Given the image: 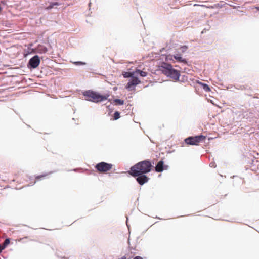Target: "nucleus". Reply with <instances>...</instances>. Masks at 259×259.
<instances>
[{
	"label": "nucleus",
	"mask_w": 259,
	"mask_h": 259,
	"mask_svg": "<svg viewBox=\"0 0 259 259\" xmlns=\"http://www.w3.org/2000/svg\"><path fill=\"white\" fill-rule=\"evenodd\" d=\"M152 167V165L150 161H142L132 166L129 174L134 177H137V182L143 185L149 181V178L145 174L149 172Z\"/></svg>",
	"instance_id": "f257e3e1"
},
{
	"label": "nucleus",
	"mask_w": 259,
	"mask_h": 259,
	"mask_svg": "<svg viewBox=\"0 0 259 259\" xmlns=\"http://www.w3.org/2000/svg\"><path fill=\"white\" fill-rule=\"evenodd\" d=\"M83 95L85 100L94 102H99L107 99L108 96L102 95L100 94L91 90L84 92Z\"/></svg>",
	"instance_id": "f03ea898"
},
{
	"label": "nucleus",
	"mask_w": 259,
	"mask_h": 259,
	"mask_svg": "<svg viewBox=\"0 0 259 259\" xmlns=\"http://www.w3.org/2000/svg\"><path fill=\"white\" fill-rule=\"evenodd\" d=\"M161 71L163 74L174 80H177L179 78L180 75L179 71L174 69L170 64L164 63L161 66Z\"/></svg>",
	"instance_id": "7ed1b4c3"
},
{
	"label": "nucleus",
	"mask_w": 259,
	"mask_h": 259,
	"mask_svg": "<svg viewBox=\"0 0 259 259\" xmlns=\"http://www.w3.org/2000/svg\"><path fill=\"white\" fill-rule=\"evenodd\" d=\"M206 139V137L203 135L197 136H191L185 139V143L187 145H198L200 142H203Z\"/></svg>",
	"instance_id": "20e7f679"
},
{
	"label": "nucleus",
	"mask_w": 259,
	"mask_h": 259,
	"mask_svg": "<svg viewBox=\"0 0 259 259\" xmlns=\"http://www.w3.org/2000/svg\"><path fill=\"white\" fill-rule=\"evenodd\" d=\"M113 167V165L105 162H101L95 166L97 171L100 173H106L110 171Z\"/></svg>",
	"instance_id": "39448f33"
},
{
	"label": "nucleus",
	"mask_w": 259,
	"mask_h": 259,
	"mask_svg": "<svg viewBox=\"0 0 259 259\" xmlns=\"http://www.w3.org/2000/svg\"><path fill=\"white\" fill-rule=\"evenodd\" d=\"M141 82L137 77H132L129 80L125 88L129 91L135 90V87Z\"/></svg>",
	"instance_id": "423d86ee"
},
{
	"label": "nucleus",
	"mask_w": 259,
	"mask_h": 259,
	"mask_svg": "<svg viewBox=\"0 0 259 259\" xmlns=\"http://www.w3.org/2000/svg\"><path fill=\"white\" fill-rule=\"evenodd\" d=\"M40 63V59L38 56L36 55L29 60V64L33 68H35L38 66Z\"/></svg>",
	"instance_id": "0eeeda50"
},
{
	"label": "nucleus",
	"mask_w": 259,
	"mask_h": 259,
	"mask_svg": "<svg viewBox=\"0 0 259 259\" xmlns=\"http://www.w3.org/2000/svg\"><path fill=\"white\" fill-rule=\"evenodd\" d=\"M164 162L162 161H160L158 162L155 167V170L157 172H162L164 170Z\"/></svg>",
	"instance_id": "6e6552de"
},
{
	"label": "nucleus",
	"mask_w": 259,
	"mask_h": 259,
	"mask_svg": "<svg viewBox=\"0 0 259 259\" xmlns=\"http://www.w3.org/2000/svg\"><path fill=\"white\" fill-rule=\"evenodd\" d=\"M174 58L178 62L187 64V62L185 59L183 58L179 54L174 55Z\"/></svg>",
	"instance_id": "1a4fd4ad"
},
{
	"label": "nucleus",
	"mask_w": 259,
	"mask_h": 259,
	"mask_svg": "<svg viewBox=\"0 0 259 259\" xmlns=\"http://www.w3.org/2000/svg\"><path fill=\"white\" fill-rule=\"evenodd\" d=\"M52 172H50L49 174H44V175H39V176H38L36 177L35 180V181L34 182V183H35L36 182L39 181L43 179L46 177H47L49 174H52Z\"/></svg>",
	"instance_id": "9d476101"
},
{
	"label": "nucleus",
	"mask_w": 259,
	"mask_h": 259,
	"mask_svg": "<svg viewBox=\"0 0 259 259\" xmlns=\"http://www.w3.org/2000/svg\"><path fill=\"white\" fill-rule=\"evenodd\" d=\"M60 5V4L58 2H51L50 3V5L46 8V9L47 10H50L52 9L55 6H59Z\"/></svg>",
	"instance_id": "9b49d317"
},
{
	"label": "nucleus",
	"mask_w": 259,
	"mask_h": 259,
	"mask_svg": "<svg viewBox=\"0 0 259 259\" xmlns=\"http://www.w3.org/2000/svg\"><path fill=\"white\" fill-rule=\"evenodd\" d=\"M113 102L115 103V105H121L124 104V101L119 99L114 100Z\"/></svg>",
	"instance_id": "f8f14e48"
},
{
	"label": "nucleus",
	"mask_w": 259,
	"mask_h": 259,
	"mask_svg": "<svg viewBox=\"0 0 259 259\" xmlns=\"http://www.w3.org/2000/svg\"><path fill=\"white\" fill-rule=\"evenodd\" d=\"M135 72L139 74L140 76L142 77H145L147 75V73L146 72L143 71L139 69L136 70Z\"/></svg>",
	"instance_id": "ddd939ff"
},
{
	"label": "nucleus",
	"mask_w": 259,
	"mask_h": 259,
	"mask_svg": "<svg viewBox=\"0 0 259 259\" xmlns=\"http://www.w3.org/2000/svg\"><path fill=\"white\" fill-rule=\"evenodd\" d=\"M203 87V89L204 90H205L206 92H209L210 91V88L209 87V86L206 84L203 83H200Z\"/></svg>",
	"instance_id": "4468645a"
},
{
	"label": "nucleus",
	"mask_w": 259,
	"mask_h": 259,
	"mask_svg": "<svg viewBox=\"0 0 259 259\" xmlns=\"http://www.w3.org/2000/svg\"><path fill=\"white\" fill-rule=\"evenodd\" d=\"M188 48L187 46L184 45V46H181L180 48V49L181 50V52L182 53H184L186 52V51L187 50Z\"/></svg>",
	"instance_id": "2eb2a0df"
},
{
	"label": "nucleus",
	"mask_w": 259,
	"mask_h": 259,
	"mask_svg": "<svg viewBox=\"0 0 259 259\" xmlns=\"http://www.w3.org/2000/svg\"><path fill=\"white\" fill-rule=\"evenodd\" d=\"M120 118V113L118 111H116L114 114V120H117Z\"/></svg>",
	"instance_id": "dca6fc26"
},
{
	"label": "nucleus",
	"mask_w": 259,
	"mask_h": 259,
	"mask_svg": "<svg viewBox=\"0 0 259 259\" xmlns=\"http://www.w3.org/2000/svg\"><path fill=\"white\" fill-rule=\"evenodd\" d=\"M10 243V239H6L4 241V242L3 243V245L4 248H5Z\"/></svg>",
	"instance_id": "f3484780"
},
{
	"label": "nucleus",
	"mask_w": 259,
	"mask_h": 259,
	"mask_svg": "<svg viewBox=\"0 0 259 259\" xmlns=\"http://www.w3.org/2000/svg\"><path fill=\"white\" fill-rule=\"evenodd\" d=\"M39 50L41 51V53H46L47 51V48L43 46L39 47Z\"/></svg>",
	"instance_id": "a211bd4d"
},
{
	"label": "nucleus",
	"mask_w": 259,
	"mask_h": 259,
	"mask_svg": "<svg viewBox=\"0 0 259 259\" xmlns=\"http://www.w3.org/2000/svg\"><path fill=\"white\" fill-rule=\"evenodd\" d=\"M132 75L133 74L131 72H125L124 74H123V76L125 78H127V77H133L132 76Z\"/></svg>",
	"instance_id": "6ab92c4d"
},
{
	"label": "nucleus",
	"mask_w": 259,
	"mask_h": 259,
	"mask_svg": "<svg viewBox=\"0 0 259 259\" xmlns=\"http://www.w3.org/2000/svg\"><path fill=\"white\" fill-rule=\"evenodd\" d=\"M76 65H84L85 63L82 62H75L74 63Z\"/></svg>",
	"instance_id": "aec40b11"
},
{
	"label": "nucleus",
	"mask_w": 259,
	"mask_h": 259,
	"mask_svg": "<svg viewBox=\"0 0 259 259\" xmlns=\"http://www.w3.org/2000/svg\"><path fill=\"white\" fill-rule=\"evenodd\" d=\"M5 248L3 246V245H1L0 244V252H2V251Z\"/></svg>",
	"instance_id": "412c9836"
},
{
	"label": "nucleus",
	"mask_w": 259,
	"mask_h": 259,
	"mask_svg": "<svg viewBox=\"0 0 259 259\" xmlns=\"http://www.w3.org/2000/svg\"><path fill=\"white\" fill-rule=\"evenodd\" d=\"M133 259H143V258L140 256H137L135 257Z\"/></svg>",
	"instance_id": "4be33fe9"
},
{
	"label": "nucleus",
	"mask_w": 259,
	"mask_h": 259,
	"mask_svg": "<svg viewBox=\"0 0 259 259\" xmlns=\"http://www.w3.org/2000/svg\"><path fill=\"white\" fill-rule=\"evenodd\" d=\"M255 9L259 11V7H256Z\"/></svg>",
	"instance_id": "5701e85b"
}]
</instances>
